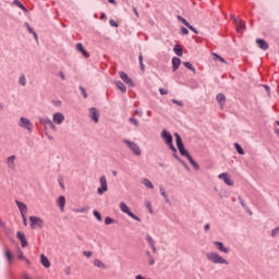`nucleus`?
<instances>
[{
    "mask_svg": "<svg viewBox=\"0 0 279 279\" xmlns=\"http://www.w3.org/2000/svg\"><path fill=\"white\" fill-rule=\"evenodd\" d=\"M160 193L162 197H165L166 202H169V196L167 195V192L165 191V189L160 187Z\"/></svg>",
    "mask_w": 279,
    "mask_h": 279,
    "instance_id": "41",
    "label": "nucleus"
},
{
    "mask_svg": "<svg viewBox=\"0 0 279 279\" xmlns=\"http://www.w3.org/2000/svg\"><path fill=\"white\" fill-rule=\"evenodd\" d=\"M205 230L208 232V230H210V225H205Z\"/></svg>",
    "mask_w": 279,
    "mask_h": 279,
    "instance_id": "57",
    "label": "nucleus"
},
{
    "mask_svg": "<svg viewBox=\"0 0 279 279\" xmlns=\"http://www.w3.org/2000/svg\"><path fill=\"white\" fill-rule=\"evenodd\" d=\"M94 265H95V267H98L99 269H106V264H104V262H101L100 259H95Z\"/></svg>",
    "mask_w": 279,
    "mask_h": 279,
    "instance_id": "28",
    "label": "nucleus"
},
{
    "mask_svg": "<svg viewBox=\"0 0 279 279\" xmlns=\"http://www.w3.org/2000/svg\"><path fill=\"white\" fill-rule=\"evenodd\" d=\"M236 26L238 32H243V29H245V22L241 21V20H233Z\"/></svg>",
    "mask_w": 279,
    "mask_h": 279,
    "instance_id": "20",
    "label": "nucleus"
},
{
    "mask_svg": "<svg viewBox=\"0 0 279 279\" xmlns=\"http://www.w3.org/2000/svg\"><path fill=\"white\" fill-rule=\"evenodd\" d=\"M74 213H85V209H84V208H81V209H74Z\"/></svg>",
    "mask_w": 279,
    "mask_h": 279,
    "instance_id": "55",
    "label": "nucleus"
},
{
    "mask_svg": "<svg viewBox=\"0 0 279 279\" xmlns=\"http://www.w3.org/2000/svg\"><path fill=\"white\" fill-rule=\"evenodd\" d=\"M14 4L20 8L21 10H23V12H27V8H25V5H23V3H21V1L19 0H14Z\"/></svg>",
    "mask_w": 279,
    "mask_h": 279,
    "instance_id": "33",
    "label": "nucleus"
},
{
    "mask_svg": "<svg viewBox=\"0 0 279 279\" xmlns=\"http://www.w3.org/2000/svg\"><path fill=\"white\" fill-rule=\"evenodd\" d=\"M33 36H34L35 40H38V35L36 34V32L33 33Z\"/></svg>",
    "mask_w": 279,
    "mask_h": 279,
    "instance_id": "59",
    "label": "nucleus"
},
{
    "mask_svg": "<svg viewBox=\"0 0 279 279\" xmlns=\"http://www.w3.org/2000/svg\"><path fill=\"white\" fill-rule=\"evenodd\" d=\"M20 128H24V130H27L28 132H32L34 124H32V121L27 118H21L19 122Z\"/></svg>",
    "mask_w": 279,
    "mask_h": 279,
    "instance_id": "8",
    "label": "nucleus"
},
{
    "mask_svg": "<svg viewBox=\"0 0 279 279\" xmlns=\"http://www.w3.org/2000/svg\"><path fill=\"white\" fill-rule=\"evenodd\" d=\"M4 256H5L7 260H9V262L12 260V253H11L10 251L7 250V251L4 252Z\"/></svg>",
    "mask_w": 279,
    "mask_h": 279,
    "instance_id": "39",
    "label": "nucleus"
},
{
    "mask_svg": "<svg viewBox=\"0 0 279 279\" xmlns=\"http://www.w3.org/2000/svg\"><path fill=\"white\" fill-rule=\"evenodd\" d=\"M22 219H23V221H24V226H27V218L25 217V214L22 215Z\"/></svg>",
    "mask_w": 279,
    "mask_h": 279,
    "instance_id": "54",
    "label": "nucleus"
},
{
    "mask_svg": "<svg viewBox=\"0 0 279 279\" xmlns=\"http://www.w3.org/2000/svg\"><path fill=\"white\" fill-rule=\"evenodd\" d=\"M149 260H148V265H155L156 260L154 259V257H151V254L149 252L146 253Z\"/></svg>",
    "mask_w": 279,
    "mask_h": 279,
    "instance_id": "38",
    "label": "nucleus"
},
{
    "mask_svg": "<svg viewBox=\"0 0 279 279\" xmlns=\"http://www.w3.org/2000/svg\"><path fill=\"white\" fill-rule=\"evenodd\" d=\"M211 56H214L215 60H220V62H223L226 64V59H223L221 56L213 52Z\"/></svg>",
    "mask_w": 279,
    "mask_h": 279,
    "instance_id": "36",
    "label": "nucleus"
},
{
    "mask_svg": "<svg viewBox=\"0 0 279 279\" xmlns=\"http://www.w3.org/2000/svg\"><path fill=\"white\" fill-rule=\"evenodd\" d=\"M19 259L20 260H25V256L23 255V251L19 252Z\"/></svg>",
    "mask_w": 279,
    "mask_h": 279,
    "instance_id": "49",
    "label": "nucleus"
},
{
    "mask_svg": "<svg viewBox=\"0 0 279 279\" xmlns=\"http://www.w3.org/2000/svg\"><path fill=\"white\" fill-rule=\"evenodd\" d=\"M173 51L177 56L182 57V47H180V45H175Z\"/></svg>",
    "mask_w": 279,
    "mask_h": 279,
    "instance_id": "32",
    "label": "nucleus"
},
{
    "mask_svg": "<svg viewBox=\"0 0 279 279\" xmlns=\"http://www.w3.org/2000/svg\"><path fill=\"white\" fill-rule=\"evenodd\" d=\"M17 239H20L22 247H27V240L25 239V234L23 232H17Z\"/></svg>",
    "mask_w": 279,
    "mask_h": 279,
    "instance_id": "22",
    "label": "nucleus"
},
{
    "mask_svg": "<svg viewBox=\"0 0 279 279\" xmlns=\"http://www.w3.org/2000/svg\"><path fill=\"white\" fill-rule=\"evenodd\" d=\"M180 64H182V60H180V58L178 57L172 58V71L180 69Z\"/></svg>",
    "mask_w": 279,
    "mask_h": 279,
    "instance_id": "21",
    "label": "nucleus"
},
{
    "mask_svg": "<svg viewBox=\"0 0 279 279\" xmlns=\"http://www.w3.org/2000/svg\"><path fill=\"white\" fill-rule=\"evenodd\" d=\"M83 256H86V258H90V256H93V253L90 251H84Z\"/></svg>",
    "mask_w": 279,
    "mask_h": 279,
    "instance_id": "44",
    "label": "nucleus"
},
{
    "mask_svg": "<svg viewBox=\"0 0 279 279\" xmlns=\"http://www.w3.org/2000/svg\"><path fill=\"white\" fill-rule=\"evenodd\" d=\"M146 208L149 210L150 215L154 213V209H151V203L149 201L145 202Z\"/></svg>",
    "mask_w": 279,
    "mask_h": 279,
    "instance_id": "40",
    "label": "nucleus"
},
{
    "mask_svg": "<svg viewBox=\"0 0 279 279\" xmlns=\"http://www.w3.org/2000/svg\"><path fill=\"white\" fill-rule=\"evenodd\" d=\"M133 12L134 14H136V16H138V11L136 10V8H133Z\"/></svg>",
    "mask_w": 279,
    "mask_h": 279,
    "instance_id": "60",
    "label": "nucleus"
},
{
    "mask_svg": "<svg viewBox=\"0 0 279 279\" xmlns=\"http://www.w3.org/2000/svg\"><path fill=\"white\" fill-rule=\"evenodd\" d=\"M234 147H235L238 154H240V156H245V150H243V147H241V146L239 145V143H235V144H234Z\"/></svg>",
    "mask_w": 279,
    "mask_h": 279,
    "instance_id": "30",
    "label": "nucleus"
},
{
    "mask_svg": "<svg viewBox=\"0 0 279 279\" xmlns=\"http://www.w3.org/2000/svg\"><path fill=\"white\" fill-rule=\"evenodd\" d=\"M206 258L207 260H209V263H213L214 265H230V262H228V259H226L217 252L207 253Z\"/></svg>",
    "mask_w": 279,
    "mask_h": 279,
    "instance_id": "2",
    "label": "nucleus"
},
{
    "mask_svg": "<svg viewBox=\"0 0 279 279\" xmlns=\"http://www.w3.org/2000/svg\"><path fill=\"white\" fill-rule=\"evenodd\" d=\"M122 143L124 145H126V147H129V149H131L132 154H134V156H141L142 150H141V146H138V144H136V142H132L130 140H122Z\"/></svg>",
    "mask_w": 279,
    "mask_h": 279,
    "instance_id": "3",
    "label": "nucleus"
},
{
    "mask_svg": "<svg viewBox=\"0 0 279 279\" xmlns=\"http://www.w3.org/2000/svg\"><path fill=\"white\" fill-rule=\"evenodd\" d=\"M15 204H16L21 215H27V205H25V203H21L20 201H15Z\"/></svg>",
    "mask_w": 279,
    "mask_h": 279,
    "instance_id": "17",
    "label": "nucleus"
},
{
    "mask_svg": "<svg viewBox=\"0 0 279 279\" xmlns=\"http://www.w3.org/2000/svg\"><path fill=\"white\" fill-rule=\"evenodd\" d=\"M141 64V69H142V71H145V63H140Z\"/></svg>",
    "mask_w": 279,
    "mask_h": 279,
    "instance_id": "58",
    "label": "nucleus"
},
{
    "mask_svg": "<svg viewBox=\"0 0 279 279\" xmlns=\"http://www.w3.org/2000/svg\"><path fill=\"white\" fill-rule=\"evenodd\" d=\"M175 141H177V147L181 154V156H185L187 158L189 162L194 167V169H199V165L195 160H193V157L189 154V150L184 148V144L182 143V137H180V134L175 133Z\"/></svg>",
    "mask_w": 279,
    "mask_h": 279,
    "instance_id": "1",
    "label": "nucleus"
},
{
    "mask_svg": "<svg viewBox=\"0 0 279 279\" xmlns=\"http://www.w3.org/2000/svg\"><path fill=\"white\" fill-rule=\"evenodd\" d=\"M181 165H183V167H184L185 169H189V166H187L186 163H184V161H181Z\"/></svg>",
    "mask_w": 279,
    "mask_h": 279,
    "instance_id": "62",
    "label": "nucleus"
},
{
    "mask_svg": "<svg viewBox=\"0 0 279 279\" xmlns=\"http://www.w3.org/2000/svg\"><path fill=\"white\" fill-rule=\"evenodd\" d=\"M116 86H117V88H119V90H121V93L128 92V87H125V84H123V82H121V81H117Z\"/></svg>",
    "mask_w": 279,
    "mask_h": 279,
    "instance_id": "26",
    "label": "nucleus"
},
{
    "mask_svg": "<svg viewBox=\"0 0 279 279\" xmlns=\"http://www.w3.org/2000/svg\"><path fill=\"white\" fill-rule=\"evenodd\" d=\"M109 23L111 27H119V25L117 24V22H114V20H110Z\"/></svg>",
    "mask_w": 279,
    "mask_h": 279,
    "instance_id": "50",
    "label": "nucleus"
},
{
    "mask_svg": "<svg viewBox=\"0 0 279 279\" xmlns=\"http://www.w3.org/2000/svg\"><path fill=\"white\" fill-rule=\"evenodd\" d=\"M100 186L97 189L98 195H104L108 191V180L106 175H101L99 179Z\"/></svg>",
    "mask_w": 279,
    "mask_h": 279,
    "instance_id": "6",
    "label": "nucleus"
},
{
    "mask_svg": "<svg viewBox=\"0 0 279 279\" xmlns=\"http://www.w3.org/2000/svg\"><path fill=\"white\" fill-rule=\"evenodd\" d=\"M76 49L84 56V58L89 57L88 52L86 51V49H84V46L82 44H76Z\"/></svg>",
    "mask_w": 279,
    "mask_h": 279,
    "instance_id": "25",
    "label": "nucleus"
},
{
    "mask_svg": "<svg viewBox=\"0 0 279 279\" xmlns=\"http://www.w3.org/2000/svg\"><path fill=\"white\" fill-rule=\"evenodd\" d=\"M58 204L61 213H64V206H66V198L64 196H59Z\"/></svg>",
    "mask_w": 279,
    "mask_h": 279,
    "instance_id": "18",
    "label": "nucleus"
},
{
    "mask_svg": "<svg viewBox=\"0 0 279 279\" xmlns=\"http://www.w3.org/2000/svg\"><path fill=\"white\" fill-rule=\"evenodd\" d=\"M256 45L263 51H267V49H269V44H267V41H265V39H256Z\"/></svg>",
    "mask_w": 279,
    "mask_h": 279,
    "instance_id": "16",
    "label": "nucleus"
},
{
    "mask_svg": "<svg viewBox=\"0 0 279 279\" xmlns=\"http://www.w3.org/2000/svg\"><path fill=\"white\" fill-rule=\"evenodd\" d=\"M138 60H140V64H143V54H140Z\"/></svg>",
    "mask_w": 279,
    "mask_h": 279,
    "instance_id": "56",
    "label": "nucleus"
},
{
    "mask_svg": "<svg viewBox=\"0 0 279 279\" xmlns=\"http://www.w3.org/2000/svg\"><path fill=\"white\" fill-rule=\"evenodd\" d=\"M134 116L135 117H143V112L141 110H135Z\"/></svg>",
    "mask_w": 279,
    "mask_h": 279,
    "instance_id": "47",
    "label": "nucleus"
},
{
    "mask_svg": "<svg viewBox=\"0 0 279 279\" xmlns=\"http://www.w3.org/2000/svg\"><path fill=\"white\" fill-rule=\"evenodd\" d=\"M183 64L185 69H189L190 71H193V73H195V66H193L191 62L186 61Z\"/></svg>",
    "mask_w": 279,
    "mask_h": 279,
    "instance_id": "34",
    "label": "nucleus"
},
{
    "mask_svg": "<svg viewBox=\"0 0 279 279\" xmlns=\"http://www.w3.org/2000/svg\"><path fill=\"white\" fill-rule=\"evenodd\" d=\"M278 234H279V227L271 230L270 236L275 238V236H278Z\"/></svg>",
    "mask_w": 279,
    "mask_h": 279,
    "instance_id": "37",
    "label": "nucleus"
},
{
    "mask_svg": "<svg viewBox=\"0 0 279 279\" xmlns=\"http://www.w3.org/2000/svg\"><path fill=\"white\" fill-rule=\"evenodd\" d=\"M219 180H223L225 184H227V186H234V181H232V179H230V177L228 175V172H223L220 173L218 175Z\"/></svg>",
    "mask_w": 279,
    "mask_h": 279,
    "instance_id": "11",
    "label": "nucleus"
},
{
    "mask_svg": "<svg viewBox=\"0 0 279 279\" xmlns=\"http://www.w3.org/2000/svg\"><path fill=\"white\" fill-rule=\"evenodd\" d=\"M27 25V29L29 32V34H34V28L29 26V24H26Z\"/></svg>",
    "mask_w": 279,
    "mask_h": 279,
    "instance_id": "53",
    "label": "nucleus"
},
{
    "mask_svg": "<svg viewBox=\"0 0 279 279\" xmlns=\"http://www.w3.org/2000/svg\"><path fill=\"white\" fill-rule=\"evenodd\" d=\"M14 160H16V157L15 156H10L8 158V167L10 169H16V163L14 162Z\"/></svg>",
    "mask_w": 279,
    "mask_h": 279,
    "instance_id": "24",
    "label": "nucleus"
},
{
    "mask_svg": "<svg viewBox=\"0 0 279 279\" xmlns=\"http://www.w3.org/2000/svg\"><path fill=\"white\" fill-rule=\"evenodd\" d=\"M161 138L165 141L166 145L170 147L172 151H175V146L173 145V136L167 130H162Z\"/></svg>",
    "mask_w": 279,
    "mask_h": 279,
    "instance_id": "4",
    "label": "nucleus"
},
{
    "mask_svg": "<svg viewBox=\"0 0 279 279\" xmlns=\"http://www.w3.org/2000/svg\"><path fill=\"white\" fill-rule=\"evenodd\" d=\"M59 77H61V80H66V76H64V72H59Z\"/></svg>",
    "mask_w": 279,
    "mask_h": 279,
    "instance_id": "52",
    "label": "nucleus"
},
{
    "mask_svg": "<svg viewBox=\"0 0 279 279\" xmlns=\"http://www.w3.org/2000/svg\"><path fill=\"white\" fill-rule=\"evenodd\" d=\"M94 217H96V219H97L98 221H101V220H102L101 214H99V211H97V210H94Z\"/></svg>",
    "mask_w": 279,
    "mask_h": 279,
    "instance_id": "43",
    "label": "nucleus"
},
{
    "mask_svg": "<svg viewBox=\"0 0 279 279\" xmlns=\"http://www.w3.org/2000/svg\"><path fill=\"white\" fill-rule=\"evenodd\" d=\"M65 272H66L68 275H70V274H71V268H66V269H65Z\"/></svg>",
    "mask_w": 279,
    "mask_h": 279,
    "instance_id": "63",
    "label": "nucleus"
},
{
    "mask_svg": "<svg viewBox=\"0 0 279 279\" xmlns=\"http://www.w3.org/2000/svg\"><path fill=\"white\" fill-rule=\"evenodd\" d=\"M216 100L218 101V104H220L221 106H223V104H226V96L223 94H218L216 96Z\"/></svg>",
    "mask_w": 279,
    "mask_h": 279,
    "instance_id": "27",
    "label": "nucleus"
},
{
    "mask_svg": "<svg viewBox=\"0 0 279 279\" xmlns=\"http://www.w3.org/2000/svg\"><path fill=\"white\" fill-rule=\"evenodd\" d=\"M142 184H144V186H146L147 189H154V184L151 183V181H149V179H144L142 181Z\"/></svg>",
    "mask_w": 279,
    "mask_h": 279,
    "instance_id": "29",
    "label": "nucleus"
},
{
    "mask_svg": "<svg viewBox=\"0 0 279 279\" xmlns=\"http://www.w3.org/2000/svg\"><path fill=\"white\" fill-rule=\"evenodd\" d=\"M146 241L148 243V245L151 247L153 252L156 253V242L154 241V238H151V235H146Z\"/></svg>",
    "mask_w": 279,
    "mask_h": 279,
    "instance_id": "23",
    "label": "nucleus"
},
{
    "mask_svg": "<svg viewBox=\"0 0 279 279\" xmlns=\"http://www.w3.org/2000/svg\"><path fill=\"white\" fill-rule=\"evenodd\" d=\"M111 223H114V219H112V218H110V217H107V218L105 219V225H106V226H110Z\"/></svg>",
    "mask_w": 279,
    "mask_h": 279,
    "instance_id": "42",
    "label": "nucleus"
},
{
    "mask_svg": "<svg viewBox=\"0 0 279 279\" xmlns=\"http://www.w3.org/2000/svg\"><path fill=\"white\" fill-rule=\"evenodd\" d=\"M119 75L122 82H124V84H126L131 88H134V81H132L125 72L121 71L119 72Z\"/></svg>",
    "mask_w": 279,
    "mask_h": 279,
    "instance_id": "10",
    "label": "nucleus"
},
{
    "mask_svg": "<svg viewBox=\"0 0 279 279\" xmlns=\"http://www.w3.org/2000/svg\"><path fill=\"white\" fill-rule=\"evenodd\" d=\"M40 263L46 269H49L51 267V262H49V258L45 255H40Z\"/></svg>",
    "mask_w": 279,
    "mask_h": 279,
    "instance_id": "19",
    "label": "nucleus"
},
{
    "mask_svg": "<svg viewBox=\"0 0 279 279\" xmlns=\"http://www.w3.org/2000/svg\"><path fill=\"white\" fill-rule=\"evenodd\" d=\"M214 245L218 252H222L223 254H230V247L225 246L221 242L215 241Z\"/></svg>",
    "mask_w": 279,
    "mask_h": 279,
    "instance_id": "12",
    "label": "nucleus"
},
{
    "mask_svg": "<svg viewBox=\"0 0 279 279\" xmlns=\"http://www.w3.org/2000/svg\"><path fill=\"white\" fill-rule=\"evenodd\" d=\"M52 123L53 125H62V123H64V113L56 112L52 116Z\"/></svg>",
    "mask_w": 279,
    "mask_h": 279,
    "instance_id": "9",
    "label": "nucleus"
},
{
    "mask_svg": "<svg viewBox=\"0 0 279 279\" xmlns=\"http://www.w3.org/2000/svg\"><path fill=\"white\" fill-rule=\"evenodd\" d=\"M178 21H181V23H183V25H185V27H189L191 29V32H193L194 34H198L197 29H195V27H193V25H191V23H189V21H186V19L179 15Z\"/></svg>",
    "mask_w": 279,
    "mask_h": 279,
    "instance_id": "15",
    "label": "nucleus"
},
{
    "mask_svg": "<svg viewBox=\"0 0 279 279\" xmlns=\"http://www.w3.org/2000/svg\"><path fill=\"white\" fill-rule=\"evenodd\" d=\"M39 123H41V125H44L45 128H47V125H49V128H51V130L56 131V124H53V121H51V119H49V118H40Z\"/></svg>",
    "mask_w": 279,
    "mask_h": 279,
    "instance_id": "14",
    "label": "nucleus"
},
{
    "mask_svg": "<svg viewBox=\"0 0 279 279\" xmlns=\"http://www.w3.org/2000/svg\"><path fill=\"white\" fill-rule=\"evenodd\" d=\"M119 208L122 213H125V215H129L131 219H134L135 221H141V218H138L136 215H134V213L130 210V207L128 206V204L122 202L120 203Z\"/></svg>",
    "mask_w": 279,
    "mask_h": 279,
    "instance_id": "5",
    "label": "nucleus"
},
{
    "mask_svg": "<svg viewBox=\"0 0 279 279\" xmlns=\"http://www.w3.org/2000/svg\"><path fill=\"white\" fill-rule=\"evenodd\" d=\"M24 260H25L26 265H32V262H29V259L25 258Z\"/></svg>",
    "mask_w": 279,
    "mask_h": 279,
    "instance_id": "61",
    "label": "nucleus"
},
{
    "mask_svg": "<svg viewBox=\"0 0 279 279\" xmlns=\"http://www.w3.org/2000/svg\"><path fill=\"white\" fill-rule=\"evenodd\" d=\"M19 84H20L21 86H27V78L25 77V75H21V76L19 77Z\"/></svg>",
    "mask_w": 279,
    "mask_h": 279,
    "instance_id": "31",
    "label": "nucleus"
},
{
    "mask_svg": "<svg viewBox=\"0 0 279 279\" xmlns=\"http://www.w3.org/2000/svg\"><path fill=\"white\" fill-rule=\"evenodd\" d=\"M172 104H175L177 106H180L182 108V106H184V104H182V101L177 100V99H172Z\"/></svg>",
    "mask_w": 279,
    "mask_h": 279,
    "instance_id": "45",
    "label": "nucleus"
},
{
    "mask_svg": "<svg viewBox=\"0 0 279 279\" xmlns=\"http://www.w3.org/2000/svg\"><path fill=\"white\" fill-rule=\"evenodd\" d=\"M181 34H183V36H189V29H186L185 27H182Z\"/></svg>",
    "mask_w": 279,
    "mask_h": 279,
    "instance_id": "46",
    "label": "nucleus"
},
{
    "mask_svg": "<svg viewBox=\"0 0 279 279\" xmlns=\"http://www.w3.org/2000/svg\"><path fill=\"white\" fill-rule=\"evenodd\" d=\"M80 90L82 92V95L84 96V98L86 99L87 95H86V89H84V87H80Z\"/></svg>",
    "mask_w": 279,
    "mask_h": 279,
    "instance_id": "51",
    "label": "nucleus"
},
{
    "mask_svg": "<svg viewBox=\"0 0 279 279\" xmlns=\"http://www.w3.org/2000/svg\"><path fill=\"white\" fill-rule=\"evenodd\" d=\"M159 93L160 95H168L169 92L165 88H159Z\"/></svg>",
    "mask_w": 279,
    "mask_h": 279,
    "instance_id": "48",
    "label": "nucleus"
},
{
    "mask_svg": "<svg viewBox=\"0 0 279 279\" xmlns=\"http://www.w3.org/2000/svg\"><path fill=\"white\" fill-rule=\"evenodd\" d=\"M89 118L92 121H94V123H99V110H97V108H90Z\"/></svg>",
    "mask_w": 279,
    "mask_h": 279,
    "instance_id": "13",
    "label": "nucleus"
},
{
    "mask_svg": "<svg viewBox=\"0 0 279 279\" xmlns=\"http://www.w3.org/2000/svg\"><path fill=\"white\" fill-rule=\"evenodd\" d=\"M29 221H31V228L33 230H36V228H43V226L45 223V221H43L41 218H38L36 216H31Z\"/></svg>",
    "mask_w": 279,
    "mask_h": 279,
    "instance_id": "7",
    "label": "nucleus"
},
{
    "mask_svg": "<svg viewBox=\"0 0 279 279\" xmlns=\"http://www.w3.org/2000/svg\"><path fill=\"white\" fill-rule=\"evenodd\" d=\"M109 3H117L114 0H108Z\"/></svg>",
    "mask_w": 279,
    "mask_h": 279,
    "instance_id": "64",
    "label": "nucleus"
},
{
    "mask_svg": "<svg viewBox=\"0 0 279 279\" xmlns=\"http://www.w3.org/2000/svg\"><path fill=\"white\" fill-rule=\"evenodd\" d=\"M129 123L134 124L135 128H140V125H141V124L138 123V121L136 120V118H134V117H132V118L129 119Z\"/></svg>",
    "mask_w": 279,
    "mask_h": 279,
    "instance_id": "35",
    "label": "nucleus"
}]
</instances>
